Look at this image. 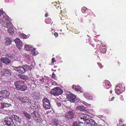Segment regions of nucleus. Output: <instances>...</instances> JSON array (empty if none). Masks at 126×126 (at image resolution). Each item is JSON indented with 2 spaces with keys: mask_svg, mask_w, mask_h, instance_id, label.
Returning <instances> with one entry per match:
<instances>
[{
  "mask_svg": "<svg viewBox=\"0 0 126 126\" xmlns=\"http://www.w3.org/2000/svg\"><path fill=\"white\" fill-rule=\"evenodd\" d=\"M114 98V97H112L111 99V101H113V100Z\"/></svg>",
  "mask_w": 126,
  "mask_h": 126,
  "instance_id": "obj_54",
  "label": "nucleus"
},
{
  "mask_svg": "<svg viewBox=\"0 0 126 126\" xmlns=\"http://www.w3.org/2000/svg\"><path fill=\"white\" fill-rule=\"evenodd\" d=\"M85 126H94L95 122L92 119L90 118L85 122Z\"/></svg>",
  "mask_w": 126,
  "mask_h": 126,
  "instance_id": "obj_10",
  "label": "nucleus"
},
{
  "mask_svg": "<svg viewBox=\"0 0 126 126\" xmlns=\"http://www.w3.org/2000/svg\"><path fill=\"white\" fill-rule=\"evenodd\" d=\"M13 67L14 70L21 74L24 73L27 71L25 65L23 66H19L18 67L13 66Z\"/></svg>",
  "mask_w": 126,
  "mask_h": 126,
  "instance_id": "obj_6",
  "label": "nucleus"
},
{
  "mask_svg": "<svg viewBox=\"0 0 126 126\" xmlns=\"http://www.w3.org/2000/svg\"><path fill=\"white\" fill-rule=\"evenodd\" d=\"M52 125L56 126H58L59 124V121L58 118H54L51 121Z\"/></svg>",
  "mask_w": 126,
  "mask_h": 126,
  "instance_id": "obj_20",
  "label": "nucleus"
},
{
  "mask_svg": "<svg viewBox=\"0 0 126 126\" xmlns=\"http://www.w3.org/2000/svg\"><path fill=\"white\" fill-rule=\"evenodd\" d=\"M7 32L10 34H13L14 32V30L13 28L11 27L8 28Z\"/></svg>",
  "mask_w": 126,
  "mask_h": 126,
  "instance_id": "obj_27",
  "label": "nucleus"
},
{
  "mask_svg": "<svg viewBox=\"0 0 126 126\" xmlns=\"http://www.w3.org/2000/svg\"><path fill=\"white\" fill-rule=\"evenodd\" d=\"M94 126H97V124L95 122V124Z\"/></svg>",
  "mask_w": 126,
  "mask_h": 126,
  "instance_id": "obj_57",
  "label": "nucleus"
},
{
  "mask_svg": "<svg viewBox=\"0 0 126 126\" xmlns=\"http://www.w3.org/2000/svg\"><path fill=\"white\" fill-rule=\"evenodd\" d=\"M67 98L68 100L71 102H75L76 98V96L72 94H67Z\"/></svg>",
  "mask_w": 126,
  "mask_h": 126,
  "instance_id": "obj_11",
  "label": "nucleus"
},
{
  "mask_svg": "<svg viewBox=\"0 0 126 126\" xmlns=\"http://www.w3.org/2000/svg\"><path fill=\"white\" fill-rule=\"evenodd\" d=\"M89 16V18L91 19H92L95 17V15L93 13H91L88 15Z\"/></svg>",
  "mask_w": 126,
  "mask_h": 126,
  "instance_id": "obj_30",
  "label": "nucleus"
},
{
  "mask_svg": "<svg viewBox=\"0 0 126 126\" xmlns=\"http://www.w3.org/2000/svg\"><path fill=\"white\" fill-rule=\"evenodd\" d=\"M63 92V90L60 88L56 87L52 89L50 93L54 96H57L61 94Z\"/></svg>",
  "mask_w": 126,
  "mask_h": 126,
  "instance_id": "obj_2",
  "label": "nucleus"
},
{
  "mask_svg": "<svg viewBox=\"0 0 126 126\" xmlns=\"http://www.w3.org/2000/svg\"><path fill=\"white\" fill-rule=\"evenodd\" d=\"M5 40V45L7 46L10 45L12 42V41L11 40V39L9 38H6Z\"/></svg>",
  "mask_w": 126,
  "mask_h": 126,
  "instance_id": "obj_22",
  "label": "nucleus"
},
{
  "mask_svg": "<svg viewBox=\"0 0 126 126\" xmlns=\"http://www.w3.org/2000/svg\"><path fill=\"white\" fill-rule=\"evenodd\" d=\"M72 88L74 90H75L77 91H80L81 89V88L79 87L76 86V85H73L72 86Z\"/></svg>",
  "mask_w": 126,
  "mask_h": 126,
  "instance_id": "obj_24",
  "label": "nucleus"
},
{
  "mask_svg": "<svg viewBox=\"0 0 126 126\" xmlns=\"http://www.w3.org/2000/svg\"><path fill=\"white\" fill-rule=\"evenodd\" d=\"M6 56L10 59L13 58L14 57V56L13 55L10 53L7 54Z\"/></svg>",
  "mask_w": 126,
  "mask_h": 126,
  "instance_id": "obj_32",
  "label": "nucleus"
},
{
  "mask_svg": "<svg viewBox=\"0 0 126 126\" xmlns=\"http://www.w3.org/2000/svg\"><path fill=\"white\" fill-rule=\"evenodd\" d=\"M46 23L47 24H49L51 23L50 19L48 18L45 20Z\"/></svg>",
  "mask_w": 126,
  "mask_h": 126,
  "instance_id": "obj_40",
  "label": "nucleus"
},
{
  "mask_svg": "<svg viewBox=\"0 0 126 126\" xmlns=\"http://www.w3.org/2000/svg\"><path fill=\"white\" fill-rule=\"evenodd\" d=\"M48 16V14L47 13H46V14H45V17H47Z\"/></svg>",
  "mask_w": 126,
  "mask_h": 126,
  "instance_id": "obj_56",
  "label": "nucleus"
},
{
  "mask_svg": "<svg viewBox=\"0 0 126 126\" xmlns=\"http://www.w3.org/2000/svg\"><path fill=\"white\" fill-rule=\"evenodd\" d=\"M100 46V51L101 53H106V46L105 45H102Z\"/></svg>",
  "mask_w": 126,
  "mask_h": 126,
  "instance_id": "obj_19",
  "label": "nucleus"
},
{
  "mask_svg": "<svg viewBox=\"0 0 126 126\" xmlns=\"http://www.w3.org/2000/svg\"><path fill=\"white\" fill-rule=\"evenodd\" d=\"M32 48V47L30 45H26L24 47L25 49L27 51H30Z\"/></svg>",
  "mask_w": 126,
  "mask_h": 126,
  "instance_id": "obj_26",
  "label": "nucleus"
},
{
  "mask_svg": "<svg viewBox=\"0 0 126 126\" xmlns=\"http://www.w3.org/2000/svg\"><path fill=\"white\" fill-rule=\"evenodd\" d=\"M110 94H111L112 93V91L111 90H110Z\"/></svg>",
  "mask_w": 126,
  "mask_h": 126,
  "instance_id": "obj_59",
  "label": "nucleus"
},
{
  "mask_svg": "<svg viewBox=\"0 0 126 126\" xmlns=\"http://www.w3.org/2000/svg\"><path fill=\"white\" fill-rule=\"evenodd\" d=\"M75 114L74 110H71L65 114V117L67 120H69L74 118Z\"/></svg>",
  "mask_w": 126,
  "mask_h": 126,
  "instance_id": "obj_4",
  "label": "nucleus"
},
{
  "mask_svg": "<svg viewBox=\"0 0 126 126\" xmlns=\"http://www.w3.org/2000/svg\"><path fill=\"white\" fill-rule=\"evenodd\" d=\"M23 114L24 115L25 117L27 118L29 120L31 118V116L26 111L24 110L22 111Z\"/></svg>",
  "mask_w": 126,
  "mask_h": 126,
  "instance_id": "obj_21",
  "label": "nucleus"
},
{
  "mask_svg": "<svg viewBox=\"0 0 126 126\" xmlns=\"http://www.w3.org/2000/svg\"><path fill=\"white\" fill-rule=\"evenodd\" d=\"M119 62H118V64H119Z\"/></svg>",
  "mask_w": 126,
  "mask_h": 126,
  "instance_id": "obj_62",
  "label": "nucleus"
},
{
  "mask_svg": "<svg viewBox=\"0 0 126 126\" xmlns=\"http://www.w3.org/2000/svg\"><path fill=\"white\" fill-rule=\"evenodd\" d=\"M14 85L16 89L21 91H24L27 90V87L24 81L19 80L15 82Z\"/></svg>",
  "mask_w": 126,
  "mask_h": 126,
  "instance_id": "obj_1",
  "label": "nucleus"
},
{
  "mask_svg": "<svg viewBox=\"0 0 126 126\" xmlns=\"http://www.w3.org/2000/svg\"><path fill=\"white\" fill-rule=\"evenodd\" d=\"M2 63L0 62V68H1L3 67L2 66Z\"/></svg>",
  "mask_w": 126,
  "mask_h": 126,
  "instance_id": "obj_53",
  "label": "nucleus"
},
{
  "mask_svg": "<svg viewBox=\"0 0 126 126\" xmlns=\"http://www.w3.org/2000/svg\"><path fill=\"white\" fill-rule=\"evenodd\" d=\"M82 103L83 104H84L85 105L87 106V107L90 106V104L87 103V102H86L84 101H82Z\"/></svg>",
  "mask_w": 126,
  "mask_h": 126,
  "instance_id": "obj_38",
  "label": "nucleus"
},
{
  "mask_svg": "<svg viewBox=\"0 0 126 126\" xmlns=\"http://www.w3.org/2000/svg\"><path fill=\"white\" fill-rule=\"evenodd\" d=\"M52 78L54 80H56V75L54 73H53L52 74Z\"/></svg>",
  "mask_w": 126,
  "mask_h": 126,
  "instance_id": "obj_39",
  "label": "nucleus"
},
{
  "mask_svg": "<svg viewBox=\"0 0 126 126\" xmlns=\"http://www.w3.org/2000/svg\"><path fill=\"white\" fill-rule=\"evenodd\" d=\"M98 65H99V67L100 68H102L103 67V65H102L100 63H98Z\"/></svg>",
  "mask_w": 126,
  "mask_h": 126,
  "instance_id": "obj_46",
  "label": "nucleus"
},
{
  "mask_svg": "<svg viewBox=\"0 0 126 126\" xmlns=\"http://www.w3.org/2000/svg\"><path fill=\"white\" fill-rule=\"evenodd\" d=\"M13 119L15 120L17 122L20 123L21 121V119L19 118V117L15 115H13L11 116Z\"/></svg>",
  "mask_w": 126,
  "mask_h": 126,
  "instance_id": "obj_18",
  "label": "nucleus"
},
{
  "mask_svg": "<svg viewBox=\"0 0 126 126\" xmlns=\"http://www.w3.org/2000/svg\"><path fill=\"white\" fill-rule=\"evenodd\" d=\"M19 36L20 38L23 39H27V38L26 35L24 33H22L20 34Z\"/></svg>",
  "mask_w": 126,
  "mask_h": 126,
  "instance_id": "obj_31",
  "label": "nucleus"
},
{
  "mask_svg": "<svg viewBox=\"0 0 126 126\" xmlns=\"http://www.w3.org/2000/svg\"><path fill=\"white\" fill-rule=\"evenodd\" d=\"M87 99L90 100H92L93 99V98L92 96L89 95V96Z\"/></svg>",
  "mask_w": 126,
  "mask_h": 126,
  "instance_id": "obj_50",
  "label": "nucleus"
},
{
  "mask_svg": "<svg viewBox=\"0 0 126 126\" xmlns=\"http://www.w3.org/2000/svg\"><path fill=\"white\" fill-rule=\"evenodd\" d=\"M119 123L120 124V122H119Z\"/></svg>",
  "mask_w": 126,
  "mask_h": 126,
  "instance_id": "obj_64",
  "label": "nucleus"
},
{
  "mask_svg": "<svg viewBox=\"0 0 126 126\" xmlns=\"http://www.w3.org/2000/svg\"><path fill=\"white\" fill-rule=\"evenodd\" d=\"M57 105L58 107H59L61 106L62 105V104L61 103L58 102L57 103Z\"/></svg>",
  "mask_w": 126,
  "mask_h": 126,
  "instance_id": "obj_48",
  "label": "nucleus"
},
{
  "mask_svg": "<svg viewBox=\"0 0 126 126\" xmlns=\"http://www.w3.org/2000/svg\"><path fill=\"white\" fill-rule=\"evenodd\" d=\"M47 86H46V88H47Z\"/></svg>",
  "mask_w": 126,
  "mask_h": 126,
  "instance_id": "obj_63",
  "label": "nucleus"
},
{
  "mask_svg": "<svg viewBox=\"0 0 126 126\" xmlns=\"http://www.w3.org/2000/svg\"><path fill=\"white\" fill-rule=\"evenodd\" d=\"M88 77H90V76H89H89H88Z\"/></svg>",
  "mask_w": 126,
  "mask_h": 126,
  "instance_id": "obj_61",
  "label": "nucleus"
},
{
  "mask_svg": "<svg viewBox=\"0 0 126 126\" xmlns=\"http://www.w3.org/2000/svg\"><path fill=\"white\" fill-rule=\"evenodd\" d=\"M6 25V27L8 28L12 27L13 26V25L12 22L9 21H7Z\"/></svg>",
  "mask_w": 126,
  "mask_h": 126,
  "instance_id": "obj_28",
  "label": "nucleus"
},
{
  "mask_svg": "<svg viewBox=\"0 0 126 126\" xmlns=\"http://www.w3.org/2000/svg\"><path fill=\"white\" fill-rule=\"evenodd\" d=\"M33 96L36 99L38 100L40 99L41 96L40 93L38 92H34L33 94Z\"/></svg>",
  "mask_w": 126,
  "mask_h": 126,
  "instance_id": "obj_17",
  "label": "nucleus"
},
{
  "mask_svg": "<svg viewBox=\"0 0 126 126\" xmlns=\"http://www.w3.org/2000/svg\"><path fill=\"white\" fill-rule=\"evenodd\" d=\"M126 126V124L123 125V126Z\"/></svg>",
  "mask_w": 126,
  "mask_h": 126,
  "instance_id": "obj_60",
  "label": "nucleus"
},
{
  "mask_svg": "<svg viewBox=\"0 0 126 126\" xmlns=\"http://www.w3.org/2000/svg\"><path fill=\"white\" fill-rule=\"evenodd\" d=\"M1 93L3 95L4 98H9L10 93L8 91L6 90H2L1 91Z\"/></svg>",
  "mask_w": 126,
  "mask_h": 126,
  "instance_id": "obj_14",
  "label": "nucleus"
},
{
  "mask_svg": "<svg viewBox=\"0 0 126 126\" xmlns=\"http://www.w3.org/2000/svg\"><path fill=\"white\" fill-rule=\"evenodd\" d=\"M4 122L8 126H15L12 119L9 117L5 118Z\"/></svg>",
  "mask_w": 126,
  "mask_h": 126,
  "instance_id": "obj_7",
  "label": "nucleus"
},
{
  "mask_svg": "<svg viewBox=\"0 0 126 126\" xmlns=\"http://www.w3.org/2000/svg\"><path fill=\"white\" fill-rule=\"evenodd\" d=\"M79 122H75L73 124V126H81Z\"/></svg>",
  "mask_w": 126,
  "mask_h": 126,
  "instance_id": "obj_33",
  "label": "nucleus"
},
{
  "mask_svg": "<svg viewBox=\"0 0 126 126\" xmlns=\"http://www.w3.org/2000/svg\"><path fill=\"white\" fill-rule=\"evenodd\" d=\"M57 11L60 12V13L61 14L63 12V10L61 9V7L60 6H58L57 7Z\"/></svg>",
  "mask_w": 126,
  "mask_h": 126,
  "instance_id": "obj_36",
  "label": "nucleus"
},
{
  "mask_svg": "<svg viewBox=\"0 0 126 126\" xmlns=\"http://www.w3.org/2000/svg\"><path fill=\"white\" fill-rule=\"evenodd\" d=\"M35 48H33L32 49H31V53L32 55H36V53L35 52Z\"/></svg>",
  "mask_w": 126,
  "mask_h": 126,
  "instance_id": "obj_35",
  "label": "nucleus"
},
{
  "mask_svg": "<svg viewBox=\"0 0 126 126\" xmlns=\"http://www.w3.org/2000/svg\"><path fill=\"white\" fill-rule=\"evenodd\" d=\"M47 80L45 78L43 77L41 79H39V83L41 84H43L46 82Z\"/></svg>",
  "mask_w": 126,
  "mask_h": 126,
  "instance_id": "obj_29",
  "label": "nucleus"
},
{
  "mask_svg": "<svg viewBox=\"0 0 126 126\" xmlns=\"http://www.w3.org/2000/svg\"><path fill=\"white\" fill-rule=\"evenodd\" d=\"M18 76L21 79H22L24 80L27 79V77L24 75L18 74Z\"/></svg>",
  "mask_w": 126,
  "mask_h": 126,
  "instance_id": "obj_25",
  "label": "nucleus"
},
{
  "mask_svg": "<svg viewBox=\"0 0 126 126\" xmlns=\"http://www.w3.org/2000/svg\"><path fill=\"white\" fill-rule=\"evenodd\" d=\"M57 66H54V68H57Z\"/></svg>",
  "mask_w": 126,
  "mask_h": 126,
  "instance_id": "obj_58",
  "label": "nucleus"
},
{
  "mask_svg": "<svg viewBox=\"0 0 126 126\" xmlns=\"http://www.w3.org/2000/svg\"><path fill=\"white\" fill-rule=\"evenodd\" d=\"M61 20H63V21H64V22L65 23V21L66 20V18L65 17V16H63L62 17H61Z\"/></svg>",
  "mask_w": 126,
  "mask_h": 126,
  "instance_id": "obj_41",
  "label": "nucleus"
},
{
  "mask_svg": "<svg viewBox=\"0 0 126 126\" xmlns=\"http://www.w3.org/2000/svg\"><path fill=\"white\" fill-rule=\"evenodd\" d=\"M25 69H26V70L27 69V70H31L32 69V68L31 67L27 65H26V66H25Z\"/></svg>",
  "mask_w": 126,
  "mask_h": 126,
  "instance_id": "obj_37",
  "label": "nucleus"
},
{
  "mask_svg": "<svg viewBox=\"0 0 126 126\" xmlns=\"http://www.w3.org/2000/svg\"><path fill=\"white\" fill-rule=\"evenodd\" d=\"M76 109L78 110H80V111L84 112L85 113L88 112V110L85 108L84 106H78L76 107Z\"/></svg>",
  "mask_w": 126,
  "mask_h": 126,
  "instance_id": "obj_15",
  "label": "nucleus"
},
{
  "mask_svg": "<svg viewBox=\"0 0 126 126\" xmlns=\"http://www.w3.org/2000/svg\"><path fill=\"white\" fill-rule=\"evenodd\" d=\"M14 41L16 44L17 47L19 49H21L23 46L21 41L19 38H16L14 40Z\"/></svg>",
  "mask_w": 126,
  "mask_h": 126,
  "instance_id": "obj_12",
  "label": "nucleus"
},
{
  "mask_svg": "<svg viewBox=\"0 0 126 126\" xmlns=\"http://www.w3.org/2000/svg\"><path fill=\"white\" fill-rule=\"evenodd\" d=\"M115 90L116 93L118 94H121L122 92V91L121 88L119 87H117Z\"/></svg>",
  "mask_w": 126,
  "mask_h": 126,
  "instance_id": "obj_23",
  "label": "nucleus"
},
{
  "mask_svg": "<svg viewBox=\"0 0 126 126\" xmlns=\"http://www.w3.org/2000/svg\"><path fill=\"white\" fill-rule=\"evenodd\" d=\"M4 107H9L11 106V104H8L4 103Z\"/></svg>",
  "mask_w": 126,
  "mask_h": 126,
  "instance_id": "obj_42",
  "label": "nucleus"
},
{
  "mask_svg": "<svg viewBox=\"0 0 126 126\" xmlns=\"http://www.w3.org/2000/svg\"><path fill=\"white\" fill-rule=\"evenodd\" d=\"M31 115L35 120H38L40 118L39 114L38 112L36 110H34L33 112L31 113Z\"/></svg>",
  "mask_w": 126,
  "mask_h": 126,
  "instance_id": "obj_9",
  "label": "nucleus"
},
{
  "mask_svg": "<svg viewBox=\"0 0 126 126\" xmlns=\"http://www.w3.org/2000/svg\"><path fill=\"white\" fill-rule=\"evenodd\" d=\"M3 11L0 10V16L2 15L3 14Z\"/></svg>",
  "mask_w": 126,
  "mask_h": 126,
  "instance_id": "obj_52",
  "label": "nucleus"
},
{
  "mask_svg": "<svg viewBox=\"0 0 126 126\" xmlns=\"http://www.w3.org/2000/svg\"><path fill=\"white\" fill-rule=\"evenodd\" d=\"M52 61L53 63H54L56 62V60H55V58H53L52 59Z\"/></svg>",
  "mask_w": 126,
  "mask_h": 126,
  "instance_id": "obj_51",
  "label": "nucleus"
},
{
  "mask_svg": "<svg viewBox=\"0 0 126 126\" xmlns=\"http://www.w3.org/2000/svg\"><path fill=\"white\" fill-rule=\"evenodd\" d=\"M54 34L56 37H57L58 36V33L57 32H55Z\"/></svg>",
  "mask_w": 126,
  "mask_h": 126,
  "instance_id": "obj_49",
  "label": "nucleus"
},
{
  "mask_svg": "<svg viewBox=\"0 0 126 126\" xmlns=\"http://www.w3.org/2000/svg\"><path fill=\"white\" fill-rule=\"evenodd\" d=\"M1 93V91L0 92V100H2V99H4L3 95Z\"/></svg>",
  "mask_w": 126,
  "mask_h": 126,
  "instance_id": "obj_43",
  "label": "nucleus"
},
{
  "mask_svg": "<svg viewBox=\"0 0 126 126\" xmlns=\"http://www.w3.org/2000/svg\"><path fill=\"white\" fill-rule=\"evenodd\" d=\"M106 85L107 86H108V87H107V89H109V88H110V87H111V86L110 85V84L109 83H107V84H106Z\"/></svg>",
  "mask_w": 126,
  "mask_h": 126,
  "instance_id": "obj_47",
  "label": "nucleus"
},
{
  "mask_svg": "<svg viewBox=\"0 0 126 126\" xmlns=\"http://www.w3.org/2000/svg\"><path fill=\"white\" fill-rule=\"evenodd\" d=\"M88 116L86 114L81 115L78 117V121L80 123H81L83 124V122L86 121L89 118H88Z\"/></svg>",
  "mask_w": 126,
  "mask_h": 126,
  "instance_id": "obj_8",
  "label": "nucleus"
},
{
  "mask_svg": "<svg viewBox=\"0 0 126 126\" xmlns=\"http://www.w3.org/2000/svg\"><path fill=\"white\" fill-rule=\"evenodd\" d=\"M43 107L45 110L50 109L51 105L49 100L46 97H44L42 100Z\"/></svg>",
  "mask_w": 126,
  "mask_h": 126,
  "instance_id": "obj_3",
  "label": "nucleus"
},
{
  "mask_svg": "<svg viewBox=\"0 0 126 126\" xmlns=\"http://www.w3.org/2000/svg\"><path fill=\"white\" fill-rule=\"evenodd\" d=\"M87 10V9L85 7H83L81 9V11L82 12L84 13H85Z\"/></svg>",
  "mask_w": 126,
  "mask_h": 126,
  "instance_id": "obj_34",
  "label": "nucleus"
},
{
  "mask_svg": "<svg viewBox=\"0 0 126 126\" xmlns=\"http://www.w3.org/2000/svg\"><path fill=\"white\" fill-rule=\"evenodd\" d=\"M0 61L8 65L11 63L10 60L7 57H1L0 59Z\"/></svg>",
  "mask_w": 126,
  "mask_h": 126,
  "instance_id": "obj_13",
  "label": "nucleus"
},
{
  "mask_svg": "<svg viewBox=\"0 0 126 126\" xmlns=\"http://www.w3.org/2000/svg\"><path fill=\"white\" fill-rule=\"evenodd\" d=\"M18 99L22 103H28L29 105L31 106L32 105L31 102V100L29 98L26 96L18 97Z\"/></svg>",
  "mask_w": 126,
  "mask_h": 126,
  "instance_id": "obj_5",
  "label": "nucleus"
},
{
  "mask_svg": "<svg viewBox=\"0 0 126 126\" xmlns=\"http://www.w3.org/2000/svg\"><path fill=\"white\" fill-rule=\"evenodd\" d=\"M84 95L85 97L87 98V99L88 98V97L89 96V95H90L88 94L87 93H84Z\"/></svg>",
  "mask_w": 126,
  "mask_h": 126,
  "instance_id": "obj_44",
  "label": "nucleus"
},
{
  "mask_svg": "<svg viewBox=\"0 0 126 126\" xmlns=\"http://www.w3.org/2000/svg\"><path fill=\"white\" fill-rule=\"evenodd\" d=\"M52 71H56V69H54H54H52Z\"/></svg>",
  "mask_w": 126,
  "mask_h": 126,
  "instance_id": "obj_55",
  "label": "nucleus"
},
{
  "mask_svg": "<svg viewBox=\"0 0 126 126\" xmlns=\"http://www.w3.org/2000/svg\"><path fill=\"white\" fill-rule=\"evenodd\" d=\"M4 103H1V105H0V106L1 107H0V108L1 109H2L4 108Z\"/></svg>",
  "mask_w": 126,
  "mask_h": 126,
  "instance_id": "obj_45",
  "label": "nucleus"
},
{
  "mask_svg": "<svg viewBox=\"0 0 126 126\" xmlns=\"http://www.w3.org/2000/svg\"><path fill=\"white\" fill-rule=\"evenodd\" d=\"M2 74L5 76H9L11 75V73L10 70L7 68L5 69Z\"/></svg>",
  "mask_w": 126,
  "mask_h": 126,
  "instance_id": "obj_16",
  "label": "nucleus"
}]
</instances>
